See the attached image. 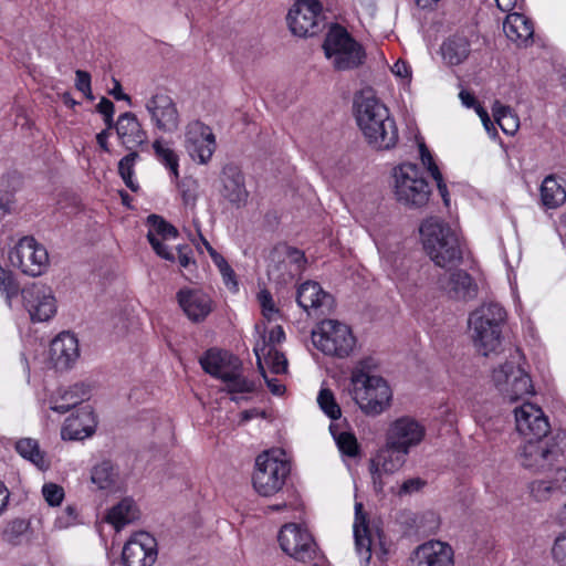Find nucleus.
I'll return each instance as SVG.
<instances>
[{
  "mask_svg": "<svg viewBox=\"0 0 566 566\" xmlns=\"http://www.w3.org/2000/svg\"><path fill=\"white\" fill-rule=\"evenodd\" d=\"M356 120L367 143L378 150H388L398 143V128L387 106L373 91H364L355 99Z\"/></svg>",
  "mask_w": 566,
  "mask_h": 566,
  "instance_id": "obj_1",
  "label": "nucleus"
},
{
  "mask_svg": "<svg viewBox=\"0 0 566 566\" xmlns=\"http://www.w3.org/2000/svg\"><path fill=\"white\" fill-rule=\"evenodd\" d=\"M371 361L361 359L352 370L349 394L363 413L375 417L390 406L392 392L382 377L370 375Z\"/></svg>",
  "mask_w": 566,
  "mask_h": 566,
  "instance_id": "obj_2",
  "label": "nucleus"
},
{
  "mask_svg": "<svg viewBox=\"0 0 566 566\" xmlns=\"http://www.w3.org/2000/svg\"><path fill=\"white\" fill-rule=\"evenodd\" d=\"M423 249L436 265L452 268L462 260V249L458 233L447 222L437 217L426 219L420 226Z\"/></svg>",
  "mask_w": 566,
  "mask_h": 566,
  "instance_id": "obj_3",
  "label": "nucleus"
},
{
  "mask_svg": "<svg viewBox=\"0 0 566 566\" xmlns=\"http://www.w3.org/2000/svg\"><path fill=\"white\" fill-rule=\"evenodd\" d=\"M505 310L497 303H485L469 316V327L474 347L483 356L496 352L502 340Z\"/></svg>",
  "mask_w": 566,
  "mask_h": 566,
  "instance_id": "obj_4",
  "label": "nucleus"
},
{
  "mask_svg": "<svg viewBox=\"0 0 566 566\" xmlns=\"http://www.w3.org/2000/svg\"><path fill=\"white\" fill-rule=\"evenodd\" d=\"M566 441V432H559L555 437L527 439L517 451L520 464L535 473L556 471L563 464L565 450L560 446Z\"/></svg>",
  "mask_w": 566,
  "mask_h": 566,
  "instance_id": "obj_5",
  "label": "nucleus"
},
{
  "mask_svg": "<svg viewBox=\"0 0 566 566\" xmlns=\"http://www.w3.org/2000/svg\"><path fill=\"white\" fill-rule=\"evenodd\" d=\"M313 345L323 354L339 359L349 357L356 347L352 328L336 319H323L312 331Z\"/></svg>",
  "mask_w": 566,
  "mask_h": 566,
  "instance_id": "obj_6",
  "label": "nucleus"
},
{
  "mask_svg": "<svg viewBox=\"0 0 566 566\" xmlns=\"http://www.w3.org/2000/svg\"><path fill=\"white\" fill-rule=\"evenodd\" d=\"M323 49L326 57L332 60L334 67L338 71L356 69L365 59L363 46L338 24L331 28L326 34Z\"/></svg>",
  "mask_w": 566,
  "mask_h": 566,
  "instance_id": "obj_7",
  "label": "nucleus"
},
{
  "mask_svg": "<svg viewBox=\"0 0 566 566\" xmlns=\"http://www.w3.org/2000/svg\"><path fill=\"white\" fill-rule=\"evenodd\" d=\"M396 199L409 207H422L430 197L431 190L415 164H402L395 168Z\"/></svg>",
  "mask_w": 566,
  "mask_h": 566,
  "instance_id": "obj_8",
  "label": "nucleus"
},
{
  "mask_svg": "<svg viewBox=\"0 0 566 566\" xmlns=\"http://www.w3.org/2000/svg\"><path fill=\"white\" fill-rule=\"evenodd\" d=\"M290 473V464L285 460L272 457L265 451L255 459V469L252 476L254 490L262 496L277 493Z\"/></svg>",
  "mask_w": 566,
  "mask_h": 566,
  "instance_id": "obj_9",
  "label": "nucleus"
},
{
  "mask_svg": "<svg viewBox=\"0 0 566 566\" xmlns=\"http://www.w3.org/2000/svg\"><path fill=\"white\" fill-rule=\"evenodd\" d=\"M9 261L29 276L42 275L49 265L46 249L39 244L34 238L24 237L9 252Z\"/></svg>",
  "mask_w": 566,
  "mask_h": 566,
  "instance_id": "obj_10",
  "label": "nucleus"
},
{
  "mask_svg": "<svg viewBox=\"0 0 566 566\" xmlns=\"http://www.w3.org/2000/svg\"><path fill=\"white\" fill-rule=\"evenodd\" d=\"M322 10L318 0H296L286 15L289 29L300 38L317 34L322 28Z\"/></svg>",
  "mask_w": 566,
  "mask_h": 566,
  "instance_id": "obj_11",
  "label": "nucleus"
},
{
  "mask_svg": "<svg viewBox=\"0 0 566 566\" xmlns=\"http://www.w3.org/2000/svg\"><path fill=\"white\" fill-rule=\"evenodd\" d=\"M277 541L282 551L300 563H308L316 555V543L312 534L295 523L283 525Z\"/></svg>",
  "mask_w": 566,
  "mask_h": 566,
  "instance_id": "obj_12",
  "label": "nucleus"
},
{
  "mask_svg": "<svg viewBox=\"0 0 566 566\" xmlns=\"http://www.w3.org/2000/svg\"><path fill=\"white\" fill-rule=\"evenodd\" d=\"M492 377L503 398L511 402L532 394L533 385L530 376L513 363L507 361L494 369Z\"/></svg>",
  "mask_w": 566,
  "mask_h": 566,
  "instance_id": "obj_13",
  "label": "nucleus"
},
{
  "mask_svg": "<svg viewBox=\"0 0 566 566\" xmlns=\"http://www.w3.org/2000/svg\"><path fill=\"white\" fill-rule=\"evenodd\" d=\"M145 108L156 129L167 134L178 130L180 114L175 101L168 93L164 91L155 92L145 101Z\"/></svg>",
  "mask_w": 566,
  "mask_h": 566,
  "instance_id": "obj_14",
  "label": "nucleus"
},
{
  "mask_svg": "<svg viewBox=\"0 0 566 566\" xmlns=\"http://www.w3.org/2000/svg\"><path fill=\"white\" fill-rule=\"evenodd\" d=\"M426 428L416 419L405 416L396 419L388 428L386 442L396 450L409 453L422 442Z\"/></svg>",
  "mask_w": 566,
  "mask_h": 566,
  "instance_id": "obj_15",
  "label": "nucleus"
},
{
  "mask_svg": "<svg viewBox=\"0 0 566 566\" xmlns=\"http://www.w3.org/2000/svg\"><path fill=\"white\" fill-rule=\"evenodd\" d=\"M22 301L33 322H46L56 312L55 298L49 286L32 283L22 289Z\"/></svg>",
  "mask_w": 566,
  "mask_h": 566,
  "instance_id": "obj_16",
  "label": "nucleus"
},
{
  "mask_svg": "<svg viewBox=\"0 0 566 566\" xmlns=\"http://www.w3.org/2000/svg\"><path fill=\"white\" fill-rule=\"evenodd\" d=\"M185 146L192 159L207 164L216 150V138L209 126L193 120L186 127Z\"/></svg>",
  "mask_w": 566,
  "mask_h": 566,
  "instance_id": "obj_17",
  "label": "nucleus"
},
{
  "mask_svg": "<svg viewBox=\"0 0 566 566\" xmlns=\"http://www.w3.org/2000/svg\"><path fill=\"white\" fill-rule=\"evenodd\" d=\"M156 538L147 532L135 533L122 553L124 566H151L157 559Z\"/></svg>",
  "mask_w": 566,
  "mask_h": 566,
  "instance_id": "obj_18",
  "label": "nucleus"
},
{
  "mask_svg": "<svg viewBox=\"0 0 566 566\" xmlns=\"http://www.w3.org/2000/svg\"><path fill=\"white\" fill-rule=\"evenodd\" d=\"M296 302L308 315L317 317L329 314L335 306L333 295L314 281H306L298 286Z\"/></svg>",
  "mask_w": 566,
  "mask_h": 566,
  "instance_id": "obj_19",
  "label": "nucleus"
},
{
  "mask_svg": "<svg viewBox=\"0 0 566 566\" xmlns=\"http://www.w3.org/2000/svg\"><path fill=\"white\" fill-rule=\"evenodd\" d=\"M218 191L224 201L235 208H241L247 203L249 192L239 166L228 164L222 168L219 176Z\"/></svg>",
  "mask_w": 566,
  "mask_h": 566,
  "instance_id": "obj_20",
  "label": "nucleus"
},
{
  "mask_svg": "<svg viewBox=\"0 0 566 566\" xmlns=\"http://www.w3.org/2000/svg\"><path fill=\"white\" fill-rule=\"evenodd\" d=\"M514 413L516 429L526 440L547 437L551 426L541 408L527 402L515 408Z\"/></svg>",
  "mask_w": 566,
  "mask_h": 566,
  "instance_id": "obj_21",
  "label": "nucleus"
},
{
  "mask_svg": "<svg viewBox=\"0 0 566 566\" xmlns=\"http://www.w3.org/2000/svg\"><path fill=\"white\" fill-rule=\"evenodd\" d=\"M409 453L391 448L387 442L378 452L375 459L370 461L369 471L376 492H381L385 485L382 476L392 474L403 467Z\"/></svg>",
  "mask_w": 566,
  "mask_h": 566,
  "instance_id": "obj_22",
  "label": "nucleus"
},
{
  "mask_svg": "<svg viewBox=\"0 0 566 566\" xmlns=\"http://www.w3.org/2000/svg\"><path fill=\"white\" fill-rule=\"evenodd\" d=\"M410 566H453V551L446 543L427 542L416 548Z\"/></svg>",
  "mask_w": 566,
  "mask_h": 566,
  "instance_id": "obj_23",
  "label": "nucleus"
},
{
  "mask_svg": "<svg viewBox=\"0 0 566 566\" xmlns=\"http://www.w3.org/2000/svg\"><path fill=\"white\" fill-rule=\"evenodd\" d=\"M438 284L453 300L468 301L474 298L478 294V285L470 274L462 270L443 274L440 276Z\"/></svg>",
  "mask_w": 566,
  "mask_h": 566,
  "instance_id": "obj_24",
  "label": "nucleus"
},
{
  "mask_svg": "<svg viewBox=\"0 0 566 566\" xmlns=\"http://www.w3.org/2000/svg\"><path fill=\"white\" fill-rule=\"evenodd\" d=\"M177 300L187 317L196 323L205 321L212 311L211 298L199 290L182 289Z\"/></svg>",
  "mask_w": 566,
  "mask_h": 566,
  "instance_id": "obj_25",
  "label": "nucleus"
},
{
  "mask_svg": "<svg viewBox=\"0 0 566 566\" xmlns=\"http://www.w3.org/2000/svg\"><path fill=\"white\" fill-rule=\"evenodd\" d=\"M148 223V233L147 239L155 250V252L165 260L174 261L175 255L170 251H168L167 247L161 242L159 237L163 240L175 239L178 235L177 229L165 221L160 216L150 214L147 218Z\"/></svg>",
  "mask_w": 566,
  "mask_h": 566,
  "instance_id": "obj_26",
  "label": "nucleus"
},
{
  "mask_svg": "<svg viewBox=\"0 0 566 566\" xmlns=\"http://www.w3.org/2000/svg\"><path fill=\"white\" fill-rule=\"evenodd\" d=\"M80 355L77 338L69 333L59 334L50 345V357L56 369H67Z\"/></svg>",
  "mask_w": 566,
  "mask_h": 566,
  "instance_id": "obj_27",
  "label": "nucleus"
},
{
  "mask_svg": "<svg viewBox=\"0 0 566 566\" xmlns=\"http://www.w3.org/2000/svg\"><path fill=\"white\" fill-rule=\"evenodd\" d=\"M96 420L91 406L86 405L77 409L76 416L69 417L62 428L64 440H82L94 432Z\"/></svg>",
  "mask_w": 566,
  "mask_h": 566,
  "instance_id": "obj_28",
  "label": "nucleus"
},
{
  "mask_svg": "<svg viewBox=\"0 0 566 566\" xmlns=\"http://www.w3.org/2000/svg\"><path fill=\"white\" fill-rule=\"evenodd\" d=\"M115 129L122 144L128 149L139 146L147 140V133L143 129L137 116L132 112H126L118 116Z\"/></svg>",
  "mask_w": 566,
  "mask_h": 566,
  "instance_id": "obj_29",
  "label": "nucleus"
},
{
  "mask_svg": "<svg viewBox=\"0 0 566 566\" xmlns=\"http://www.w3.org/2000/svg\"><path fill=\"white\" fill-rule=\"evenodd\" d=\"M202 369L214 378L222 379L229 369L238 366L240 360L228 352L209 349L199 360Z\"/></svg>",
  "mask_w": 566,
  "mask_h": 566,
  "instance_id": "obj_30",
  "label": "nucleus"
},
{
  "mask_svg": "<svg viewBox=\"0 0 566 566\" xmlns=\"http://www.w3.org/2000/svg\"><path fill=\"white\" fill-rule=\"evenodd\" d=\"M541 202L546 209H557L566 202V188L563 179L548 175L539 188Z\"/></svg>",
  "mask_w": 566,
  "mask_h": 566,
  "instance_id": "obj_31",
  "label": "nucleus"
},
{
  "mask_svg": "<svg viewBox=\"0 0 566 566\" xmlns=\"http://www.w3.org/2000/svg\"><path fill=\"white\" fill-rule=\"evenodd\" d=\"M470 51V42L464 35L450 36L441 45L442 57L449 65H459L464 62Z\"/></svg>",
  "mask_w": 566,
  "mask_h": 566,
  "instance_id": "obj_32",
  "label": "nucleus"
},
{
  "mask_svg": "<svg viewBox=\"0 0 566 566\" xmlns=\"http://www.w3.org/2000/svg\"><path fill=\"white\" fill-rule=\"evenodd\" d=\"M503 31L510 40L518 43H526L534 34L532 22L520 13L510 14L505 19Z\"/></svg>",
  "mask_w": 566,
  "mask_h": 566,
  "instance_id": "obj_33",
  "label": "nucleus"
},
{
  "mask_svg": "<svg viewBox=\"0 0 566 566\" xmlns=\"http://www.w3.org/2000/svg\"><path fill=\"white\" fill-rule=\"evenodd\" d=\"M254 353L258 360V367L260 371L264 370L261 358L264 357L270 364L271 370L274 374H283L287 369V360L284 354L277 352L273 346L266 344V340L262 338L254 346Z\"/></svg>",
  "mask_w": 566,
  "mask_h": 566,
  "instance_id": "obj_34",
  "label": "nucleus"
},
{
  "mask_svg": "<svg viewBox=\"0 0 566 566\" xmlns=\"http://www.w3.org/2000/svg\"><path fill=\"white\" fill-rule=\"evenodd\" d=\"M137 517L138 510L135 502L132 499L126 497L108 511L106 521L119 531L125 525L134 522Z\"/></svg>",
  "mask_w": 566,
  "mask_h": 566,
  "instance_id": "obj_35",
  "label": "nucleus"
},
{
  "mask_svg": "<svg viewBox=\"0 0 566 566\" xmlns=\"http://www.w3.org/2000/svg\"><path fill=\"white\" fill-rule=\"evenodd\" d=\"M242 365L241 361L238 366L229 369L227 374L223 375L222 381L226 384V390L230 394H248L253 392L255 390V384L244 377L241 374Z\"/></svg>",
  "mask_w": 566,
  "mask_h": 566,
  "instance_id": "obj_36",
  "label": "nucleus"
},
{
  "mask_svg": "<svg viewBox=\"0 0 566 566\" xmlns=\"http://www.w3.org/2000/svg\"><path fill=\"white\" fill-rule=\"evenodd\" d=\"M493 117L504 134L514 135L520 127L518 116L510 106L495 101L492 106Z\"/></svg>",
  "mask_w": 566,
  "mask_h": 566,
  "instance_id": "obj_37",
  "label": "nucleus"
},
{
  "mask_svg": "<svg viewBox=\"0 0 566 566\" xmlns=\"http://www.w3.org/2000/svg\"><path fill=\"white\" fill-rule=\"evenodd\" d=\"M153 148L157 159L170 170L175 178H178L179 158L176 151L161 138L154 140Z\"/></svg>",
  "mask_w": 566,
  "mask_h": 566,
  "instance_id": "obj_38",
  "label": "nucleus"
},
{
  "mask_svg": "<svg viewBox=\"0 0 566 566\" xmlns=\"http://www.w3.org/2000/svg\"><path fill=\"white\" fill-rule=\"evenodd\" d=\"M15 450L22 458L29 460L38 468L43 469L46 467L44 453L40 450L36 440L31 438H22L17 441Z\"/></svg>",
  "mask_w": 566,
  "mask_h": 566,
  "instance_id": "obj_39",
  "label": "nucleus"
},
{
  "mask_svg": "<svg viewBox=\"0 0 566 566\" xmlns=\"http://www.w3.org/2000/svg\"><path fill=\"white\" fill-rule=\"evenodd\" d=\"M117 473L108 461L95 465L92 470L91 480L101 490H112L116 484Z\"/></svg>",
  "mask_w": 566,
  "mask_h": 566,
  "instance_id": "obj_40",
  "label": "nucleus"
},
{
  "mask_svg": "<svg viewBox=\"0 0 566 566\" xmlns=\"http://www.w3.org/2000/svg\"><path fill=\"white\" fill-rule=\"evenodd\" d=\"M354 537L356 551L365 565L371 558V538L367 523L363 520L360 524H354Z\"/></svg>",
  "mask_w": 566,
  "mask_h": 566,
  "instance_id": "obj_41",
  "label": "nucleus"
},
{
  "mask_svg": "<svg viewBox=\"0 0 566 566\" xmlns=\"http://www.w3.org/2000/svg\"><path fill=\"white\" fill-rule=\"evenodd\" d=\"M419 151H420V158H421L423 166L427 167V170L430 172L432 178L437 181L439 192H440L441 197L443 198L444 203L448 206L449 205L448 189H447L446 184L443 182L442 175H441L438 166L436 165L430 150L427 148V146L424 144H421L419 146Z\"/></svg>",
  "mask_w": 566,
  "mask_h": 566,
  "instance_id": "obj_42",
  "label": "nucleus"
},
{
  "mask_svg": "<svg viewBox=\"0 0 566 566\" xmlns=\"http://www.w3.org/2000/svg\"><path fill=\"white\" fill-rule=\"evenodd\" d=\"M30 527L29 521L25 518H13L4 525L2 531V539L11 545H19L22 543L27 531Z\"/></svg>",
  "mask_w": 566,
  "mask_h": 566,
  "instance_id": "obj_43",
  "label": "nucleus"
},
{
  "mask_svg": "<svg viewBox=\"0 0 566 566\" xmlns=\"http://www.w3.org/2000/svg\"><path fill=\"white\" fill-rule=\"evenodd\" d=\"M317 402L319 405V408L331 419L336 420V419L340 418V416H342L340 407L336 402L334 394L331 389L322 388L317 396Z\"/></svg>",
  "mask_w": 566,
  "mask_h": 566,
  "instance_id": "obj_44",
  "label": "nucleus"
},
{
  "mask_svg": "<svg viewBox=\"0 0 566 566\" xmlns=\"http://www.w3.org/2000/svg\"><path fill=\"white\" fill-rule=\"evenodd\" d=\"M178 187L184 205L193 208L199 196L198 180L186 177L179 182Z\"/></svg>",
  "mask_w": 566,
  "mask_h": 566,
  "instance_id": "obj_45",
  "label": "nucleus"
},
{
  "mask_svg": "<svg viewBox=\"0 0 566 566\" xmlns=\"http://www.w3.org/2000/svg\"><path fill=\"white\" fill-rule=\"evenodd\" d=\"M339 451L350 458L359 454V446L356 437L350 432H340L335 437Z\"/></svg>",
  "mask_w": 566,
  "mask_h": 566,
  "instance_id": "obj_46",
  "label": "nucleus"
},
{
  "mask_svg": "<svg viewBox=\"0 0 566 566\" xmlns=\"http://www.w3.org/2000/svg\"><path fill=\"white\" fill-rule=\"evenodd\" d=\"M556 483V475L551 481L538 480L531 483V494L537 501L547 500L554 490L558 489Z\"/></svg>",
  "mask_w": 566,
  "mask_h": 566,
  "instance_id": "obj_47",
  "label": "nucleus"
},
{
  "mask_svg": "<svg viewBox=\"0 0 566 566\" xmlns=\"http://www.w3.org/2000/svg\"><path fill=\"white\" fill-rule=\"evenodd\" d=\"M44 500L51 506H57L64 499V490L55 483H45L42 488Z\"/></svg>",
  "mask_w": 566,
  "mask_h": 566,
  "instance_id": "obj_48",
  "label": "nucleus"
},
{
  "mask_svg": "<svg viewBox=\"0 0 566 566\" xmlns=\"http://www.w3.org/2000/svg\"><path fill=\"white\" fill-rule=\"evenodd\" d=\"M0 291L6 293L8 303H11V298L18 294V286L12 277L11 272L6 271L0 266Z\"/></svg>",
  "mask_w": 566,
  "mask_h": 566,
  "instance_id": "obj_49",
  "label": "nucleus"
},
{
  "mask_svg": "<svg viewBox=\"0 0 566 566\" xmlns=\"http://www.w3.org/2000/svg\"><path fill=\"white\" fill-rule=\"evenodd\" d=\"M552 555L557 564L566 566V531L555 539L552 547Z\"/></svg>",
  "mask_w": 566,
  "mask_h": 566,
  "instance_id": "obj_50",
  "label": "nucleus"
},
{
  "mask_svg": "<svg viewBox=\"0 0 566 566\" xmlns=\"http://www.w3.org/2000/svg\"><path fill=\"white\" fill-rule=\"evenodd\" d=\"M78 399V405L88 399V388L84 384H76L66 390L62 396V401H72Z\"/></svg>",
  "mask_w": 566,
  "mask_h": 566,
  "instance_id": "obj_51",
  "label": "nucleus"
},
{
  "mask_svg": "<svg viewBox=\"0 0 566 566\" xmlns=\"http://www.w3.org/2000/svg\"><path fill=\"white\" fill-rule=\"evenodd\" d=\"M138 158H139V155L137 151H130L128 155L124 156L118 163L119 176L128 177V175H134V166Z\"/></svg>",
  "mask_w": 566,
  "mask_h": 566,
  "instance_id": "obj_52",
  "label": "nucleus"
},
{
  "mask_svg": "<svg viewBox=\"0 0 566 566\" xmlns=\"http://www.w3.org/2000/svg\"><path fill=\"white\" fill-rule=\"evenodd\" d=\"M77 516H78L77 509L73 505H67L63 510L61 515L57 516L56 524L61 528H66L76 523Z\"/></svg>",
  "mask_w": 566,
  "mask_h": 566,
  "instance_id": "obj_53",
  "label": "nucleus"
},
{
  "mask_svg": "<svg viewBox=\"0 0 566 566\" xmlns=\"http://www.w3.org/2000/svg\"><path fill=\"white\" fill-rule=\"evenodd\" d=\"M426 485V481L420 478H411L406 480L398 491L399 496L409 495L420 491Z\"/></svg>",
  "mask_w": 566,
  "mask_h": 566,
  "instance_id": "obj_54",
  "label": "nucleus"
},
{
  "mask_svg": "<svg viewBox=\"0 0 566 566\" xmlns=\"http://www.w3.org/2000/svg\"><path fill=\"white\" fill-rule=\"evenodd\" d=\"M178 262L184 269H189L191 265H195L192 250L189 245L178 247Z\"/></svg>",
  "mask_w": 566,
  "mask_h": 566,
  "instance_id": "obj_55",
  "label": "nucleus"
},
{
  "mask_svg": "<svg viewBox=\"0 0 566 566\" xmlns=\"http://www.w3.org/2000/svg\"><path fill=\"white\" fill-rule=\"evenodd\" d=\"M258 298L262 306L263 314L265 316H270L271 314L276 312V310L274 307V302H273V298H272V295L270 292H268L265 290L261 291L259 293Z\"/></svg>",
  "mask_w": 566,
  "mask_h": 566,
  "instance_id": "obj_56",
  "label": "nucleus"
},
{
  "mask_svg": "<svg viewBox=\"0 0 566 566\" xmlns=\"http://www.w3.org/2000/svg\"><path fill=\"white\" fill-rule=\"evenodd\" d=\"M75 75H76V82H75L76 88L82 93H90L91 75L86 71H82V70H77L75 72Z\"/></svg>",
  "mask_w": 566,
  "mask_h": 566,
  "instance_id": "obj_57",
  "label": "nucleus"
},
{
  "mask_svg": "<svg viewBox=\"0 0 566 566\" xmlns=\"http://www.w3.org/2000/svg\"><path fill=\"white\" fill-rule=\"evenodd\" d=\"M220 273L222 275L224 284L231 289L237 291L238 290V283L235 281V273L232 270V268L227 263L224 266H222L220 270Z\"/></svg>",
  "mask_w": 566,
  "mask_h": 566,
  "instance_id": "obj_58",
  "label": "nucleus"
},
{
  "mask_svg": "<svg viewBox=\"0 0 566 566\" xmlns=\"http://www.w3.org/2000/svg\"><path fill=\"white\" fill-rule=\"evenodd\" d=\"M266 385H268V388L270 389V391L274 395H282L284 391H285V386L282 385L277 379L275 378H269L266 376V373L265 370L261 371Z\"/></svg>",
  "mask_w": 566,
  "mask_h": 566,
  "instance_id": "obj_59",
  "label": "nucleus"
},
{
  "mask_svg": "<svg viewBox=\"0 0 566 566\" xmlns=\"http://www.w3.org/2000/svg\"><path fill=\"white\" fill-rule=\"evenodd\" d=\"M391 72L402 78L410 77L411 71L407 62L398 60L391 67Z\"/></svg>",
  "mask_w": 566,
  "mask_h": 566,
  "instance_id": "obj_60",
  "label": "nucleus"
},
{
  "mask_svg": "<svg viewBox=\"0 0 566 566\" xmlns=\"http://www.w3.org/2000/svg\"><path fill=\"white\" fill-rule=\"evenodd\" d=\"M285 338V333L283 331V327L280 325L274 326L269 332V340L266 342L268 345L273 346L274 344H279Z\"/></svg>",
  "mask_w": 566,
  "mask_h": 566,
  "instance_id": "obj_61",
  "label": "nucleus"
},
{
  "mask_svg": "<svg viewBox=\"0 0 566 566\" xmlns=\"http://www.w3.org/2000/svg\"><path fill=\"white\" fill-rule=\"evenodd\" d=\"M96 109L103 116H105V115L109 116V115H114L115 106L112 101H109L106 97H102L99 103L96 105Z\"/></svg>",
  "mask_w": 566,
  "mask_h": 566,
  "instance_id": "obj_62",
  "label": "nucleus"
},
{
  "mask_svg": "<svg viewBox=\"0 0 566 566\" xmlns=\"http://www.w3.org/2000/svg\"><path fill=\"white\" fill-rule=\"evenodd\" d=\"M78 405V399H74L72 401H56L54 405L51 406V409L53 411H56L59 413H65L70 411L72 408H75Z\"/></svg>",
  "mask_w": 566,
  "mask_h": 566,
  "instance_id": "obj_63",
  "label": "nucleus"
},
{
  "mask_svg": "<svg viewBox=\"0 0 566 566\" xmlns=\"http://www.w3.org/2000/svg\"><path fill=\"white\" fill-rule=\"evenodd\" d=\"M459 97L462 102V104L464 106H467L468 108H474L476 109V105H481L474 97V95L472 93H470L469 91H465V90H462L460 93H459Z\"/></svg>",
  "mask_w": 566,
  "mask_h": 566,
  "instance_id": "obj_64",
  "label": "nucleus"
}]
</instances>
